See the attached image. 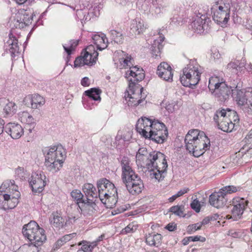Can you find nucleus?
Wrapping results in <instances>:
<instances>
[{
  "label": "nucleus",
  "instance_id": "obj_1",
  "mask_svg": "<svg viewBox=\"0 0 252 252\" xmlns=\"http://www.w3.org/2000/svg\"><path fill=\"white\" fill-rule=\"evenodd\" d=\"M136 162L141 166L146 165L150 170V177L159 181L166 172L167 163L165 156L159 152L153 151L148 155L136 156Z\"/></svg>",
  "mask_w": 252,
  "mask_h": 252
},
{
  "label": "nucleus",
  "instance_id": "obj_2",
  "mask_svg": "<svg viewBox=\"0 0 252 252\" xmlns=\"http://www.w3.org/2000/svg\"><path fill=\"white\" fill-rule=\"evenodd\" d=\"M114 61L117 68L120 69L129 68L126 74L125 77L129 82V87H133L136 83L142 81L145 77V73L142 68L133 66V59L126 53L119 50L114 54Z\"/></svg>",
  "mask_w": 252,
  "mask_h": 252
},
{
  "label": "nucleus",
  "instance_id": "obj_3",
  "mask_svg": "<svg viewBox=\"0 0 252 252\" xmlns=\"http://www.w3.org/2000/svg\"><path fill=\"white\" fill-rule=\"evenodd\" d=\"M22 233L24 237L31 242L30 243L23 246V249L27 251H31L32 248H35L38 251V248L42 245L46 240L45 230L40 227L35 221H31L24 225Z\"/></svg>",
  "mask_w": 252,
  "mask_h": 252
},
{
  "label": "nucleus",
  "instance_id": "obj_4",
  "mask_svg": "<svg viewBox=\"0 0 252 252\" xmlns=\"http://www.w3.org/2000/svg\"><path fill=\"white\" fill-rule=\"evenodd\" d=\"M45 157L44 165L53 173L58 171L63 166L66 158L65 150L62 145L46 147L43 150Z\"/></svg>",
  "mask_w": 252,
  "mask_h": 252
},
{
  "label": "nucleus",
  "instance_id": "obj_5",
  "mask_svg": "<svg viewBox=\"0 0 252 252\" xmlns=\"http://www.w3.org/2000/svg\"><path fill=\"white\" fill-rule=\"evenodd\" d=\"M193 62H190L183 69V74L180 77V81L184 86L192 88L198 83L200 79L201 72L199 70V66L194 65Z\"/></svg>",
  "mask_w": 252,
  "mask_h": 252
},
{
  "label": "nucleus",
  "instance_id": "obj_6",
  "mask_svg": "<svg viewBox=\"0 0 252 252\" xmlns=\"http://www.w3.org/2000/svg\"><path fill=\"white\" fill-rule=\"evenodd\" d=\"M230 8L229 4L224 3L220 5L216 4L212 8V11L213 12V18L214 20L222 27L226 26L229 19Z\"/></svg>",
  "mask_w": 252,
  "mask_h": 252
},
{
  "label": "nucleus",
  "instance_id": "obj_7",
  "mask_svg": "<svg viewBox=\"0 0 252 252\" xmlns=\"http://www.w3.org/2000/svg\"><path fill=\"white\" fill-rule=\"evenodd\" d=\"M185 143L187 150L195 157H199L203 155L204 151L208 150L210 147V144H209L206 140L199 138L190 141L185 139Z\"/></svg>",
  "mask_w": 252,
  "mask_h": 252
},
{
  "label": "nucleus",
  "instance_id": "obj_8",
  "mask_svg": "<svg viewBox=\"0 0 252 252\" xmlns=\"http://www.w3.org/2000/svg\"><path fill=\"white\" fill-rule=\"evenodd\" d=\"M154 127L148 134L147 138H149L157 143H163L168 135V131L165 125L163 123L158 122L154 123Z\"/></svg>",
  "mask_w": 252,
  "mask_h": 252
},
{
  "label": "nucleus",
  "instance_id": "obj_9",
  "mask_svg": "<svg viewBox=\"0 0 252 252\" xmlns=\"http://www.w3.org/2000/svg\"><path fill=\"white\" fill-rule=\"evenodd\" d=\"M46 176L41 171L32 173L29 182L32 191L34 193L41 192L46 184Z\"/></svg>",
  "mask_w": 252,
  "mask_h": 252
},
{
  "label": "nucleus",
  "instance_id": "obj_10",
  "mask_svg": "<svg viewBox=\"0 0 252 252\" xmlns=\"http://www.w3.org/2000/svg\"><path fill=\"white\" fill-rule=\"evenodd\" d=\"M32 14L26 10H21L16 14L13 20L14 26L16 29H23L32 22Z\"/></svg>",
  "mask_w": 252,
  "mask_h": 252
},
{
  "label": "nucleus",
  "instance_id": "obj_11",
  "mask_svg": "<svg viewBox=\"0 0 252 252\" xmlns=\"http://www.w3.org/2000/svg\"><path fill=\"white\" fill-rule=\"evenodd\" d=\"M158 120L150 119L146 117H142L137 121L136 129L143 137L147 138L148 134L154 127V123Z\"/></svg>",
  "mask_w": 252,
  "mask_h": 252
},
{
  "label": "nucleus",
  "instance_id": "obj_12",
  "mask_svg": "<svg viewBox=\"0 0 252 252\" xmlns=\"http://www.w3.org/2000/svg\"><path fill=\"white\" fill-rule=\"evenodd\" d=\"M248 203V201L243 198L238 197L233 199L232 201L233 207L231 210L233 220H237L241 218Z\"/></svg>",
  "mask_w": 252,
  "mask_h": 252
},
{
  "label": "nucleus",
  "instance_id": "obj_13",
  "mask_svg": "<svg viewBox=\"0 0 252 252\" xmlns=\"http://www.w3.org/2000/svg\"><path fill=\"white\" fill-rule=\"evenodd\" d=\"M232 87H229L225 82L221 83L220 85L212 93L218 101L224 102L227 100L231 94H232Z\"/></svg>",
  "mask_w": 252,
  "mask_h": 252
},
{
  "label": "nucleus",
  "instance_id": "obj_14",
  "mask_svg": "<svg viewBox=\"0 0 252 252\" xmlns=\"http://www.w3.org/2000/svg\"><path fill=\"white\" fill-rule=\"evenodd\" d=\"M228 119L232 122L237 123L239 121L238 116L236 111L229 108L222 109L217 110L214 116V120L215 122H218L219 119Z\"/></svg>",
  "mask_w": 252,
  "mask_h": 252
},
{
  "label": "nucleus",
  "instance_id": "obj_15",
  "mask_svg": "<svg viewBox=\"0 0 252 252\" xmlns=\"http://www.w3.org/2000/svg\"><path fill=\"white\" fill-rule=\"evenodd\" d=\"M17 105L12 101L4 98H0V112H2L4 117H12L16 114Z\"/></svg>",
  "mask_w": 252,
  "mask_h": 252
},
{
  "label": "nucleus",
  "instance_id": "obj_16",
  "mask_svg": "<svg viewBox=\"0 0 252 252\" xmlns=\"http://www.w3.org/2000/svg\"><path fill=\"white\" fill-rule=\"evenodd\" d=\"M5 50L7 53H10L12 58H14L20 54L18 41L12 32L9 34V39L5 43Z\"/></svg>",
  "mask_w": 252,
  "mask_h": 252
},
{
  "label": "nucleus",
  "instance_id": "obj_17",
  "mask_svg": "<svg viewBox=\"0 0 252 252\" xmlns=\"http://www.w3.org/2000/svg\"><path fill=\"white\" fill-rule=\"evenodd\" d=\"M97 207L93 199L85 200L77 205V209L84 216H92L96 212Z\"/></svg>",
  "mask_w": 252,
  "mask_h": 252
},
{
  "label": "nucleus",
  "instance_id": "obj_18",
  "mask_svg": "<svg viewBox=\"0 0 252 252\" xmlns=\"http://www.w3.org/2000/svg\"><path fill=\"white\" fill-rule=\"evenodd\" d=\"M157 74L163 80L172 82L173 81V70L172 67L166 63L162 62L158 66Z\"/></svg>",
  "mask_w": 252,
  "mask_h": 252
},
{
  "label": "nucleus",
  "instance_id": "obj_19",
  "mask_svg": "<svg viewBox=\"0 0 252 252\" xmlns=\"http://www.w3.org/2000/svg\"><path fill=\"white\" fill-rule=\"evenodd\" d=\"M225 196L224 193L220 189L219 192H215L210 195L209 202L212 206L215 208H222L227 201Z\"/></svg>",
  "mask_w": 252,
  "mask_h": 252
},
{
  "label": "nucleus",
  "instance_id": "obj_20",
  "mask_svg": "<svg viewBox=\"0 0 252 252\" xmlns=\"http://www.w3.org/2000/svg\"><path fill=\"white\" fill-rule=\"evenodd\" d=\"M208 21L209 19L207 18L205 15H201L200 16L197 15L192 23V27L195 32L198 33H202L207 29Z\"/></svg>",
  "mask_w": 252,
  "mask_h": 252
},
{
  "label": "nucleus",
  "instance_id": "obj_21",
  "mask_svg": "<svg viewBox=\"0 0 252 252\" xmlns=\"http://www.w3.org/2000/svg\"><path fill=\"white\" fill-rule=\"evenodd\" d=\"M5 131L13 139H19L24 133V129L18 124L9 123L4 127Z\"/></svg>",
  "mask_w": 252,
  "mask_h": 252
},
{
  "label": "nucleus",
  "instance_id": "obj_22",
  "mask_svg": "<svg viewBox=\"0 0 252 252\" xmlns=\"http://www.w3.org/2000/svg\"><path fill=\"white\" fill-rule=\"evenodd\" d=\"M125 185L128 192L132 195L139 194L142 192L144 188L143 181L140 177L133 179L130 183Z\"/></svg>",
  "mask_w": 252,
  "mask_h": 252
},
{
  "label": "nucleus",
  "instance_id": "obj_23",
  "mask_svg": "<svg viewBox=\"0 0 252 252\" xmlns=\"http://www.w3.org/2000/svg\"><path fill=\"white\" fill-rule=\"evenodd\" d=\"M237 88V86L235 87L236 89L232 91L233 97L239 105L243 106L246 104H248V99L246 96L247 95V90H239Z\"/></svg>",
  "mask_w": 252,
  "mask_h": 252
},
{
  "label": "nucleus",
  "instance_id": "obj_24",
  "mask_svg": "<svg viewBox=\"0 0 252 252\" xmlns=\"http://www.w3.org/2000/svg\"><path fill=\"white\" fill-rule=\"evenodd\" d=\"M204 139L208 142L209 144V139L205 135L204 132L200 131L198 129H191L189 130L186 134L185 139L188 141L196 140L197 139Z\"/></svg>",
  "mask_w": 252,
  "mask_h": 252
},
{
  "label": "nucleus",
  "instance_id": "obj_25",
  "mask_svg": "<svg viewBox=\"0 0 252 252\" xmlns=\"http://www.w3.org/2000/svg\"><path fill=\"white\" fill-rule=\"evenodd\" d=\"M70 208L72 210L71 212L68 210V219L66 220V223L73 224L81 216V213L79 209H77L76 204H72Z\"/></svg>",
  "mask_w": 252,
  "mask_h": 252
},
{
  "label": "nucleus",
  "instance_id": "obj_26",
  "mask_svg": "<svg viewBox=\"0 0 252 252\" xmlns=\"http://www.w3.org/2000/svg\"><path fill=\"white\" fill-rule=\"evenodd\" d=\"M92 39L97 50L102 51L108 46V40L105 35L101 36L98 34H94L92 36Z\"/></svg>",
  "mask_w": 252,
  "mask_h": 252
},
{
  "label": "nucleus",
  "instance_id": "obj_27",
  "mask_svg": "<svg viewBox=\"0 0 252 252\" xmlns=\"http://www.w3.org/2000/svg\"><path fill=\"white\" fill-rule=\"evenodd\" d=\"M83 190L84 192L86 197L88 200L97 198L98 196V192L96 191L95 188L92 184H85L83 188Z\"/></svg>",
  "mask_w": 252,
  "mask_h": 252
},
{
  "label": "nucleus",
  "instance_id": "obj_28",
  "mask_svg": "<svg viewBox=\"0 0 252 252\" xmlns=\"http://www.w3.org/2000/svg\"><path fill=\"white\" fill-rule=\"evenodd\" d=\"M162 236L160 234H149L146 236V242L150 246L158 247L161 244Z\"/></svg>",
  "mask_w": 252,
  "mask_h": 252
},
{
  "label": "nucleus",
  "instance_id": "obj_29",
  "mask_svg": "<svg viewBox=\"0 0 252 252\" xmlns=\"http://www.w3.org/2000/svg\"><path fill=\"white\" fill-rule=\"evenodd\" d=\"M14 194V196H11L6 193L3 194V197L5 198L6 200H7L8 206H7L6 207L9 208V209L14 208L19 203L18 199L20 196V192L16 190Z\"/></svg>",
  "mask_w": 252,
  "mask_h": 252
},
{
  "label": "nucleus",
  "instance_id": "obj_30",
  "mask_svg": "<svg viewBox=\"0 0 252 252\" xmlns=\"http://www.w3.org/2000/svg\"><path fill=\"white\" fill-rule=\"evenodd\" d=\"M146 28V25H144V21L139 18L133 20L131 25V30L135 34L142 33Z\"/></svg>",
  "mask_w": 252,
  "mask_h": 252
},
{
  "label": "nucleus",
  "instance_id": "obj_31",
  "mask_svg": "<svg viewBox=\"0 0 252 252\" xmlns=\"http://www.w3.org/2000/svg\"><path fill=\"white\" fill-rule=\"evenodd\" d=\"M216 123L217 124L219 128L225 132H231L234 127L235 123L229 121L228 119L221 118L219 119L218 122Z\"/></svg>",
  "mask_w": 252,
  "mask_h": 252
},
{
  "label": "nucleus",
  "instance_id": "obj_32",
  "mask_svg": "<svg viewBox=\"0 0 252 252\" xmlns=\"http://www.w3.org/2000/svg\"><path fill=\"white\" fill-rule=\"evenodd\" d=\"M164 37L162 36H159L158 39L154 40L152 46L151 47L152 54L155 58H157L160 56L161 50L163 48L162 42L164 40Z\"/></svg>",
  "mask_w": 252,
  "mask_h": 252
},
{
  "label": "nucleus",
  "instance_id": "obj_33",
  "mask_svg": "<svg viewBox=\"0 0 252 252\" xmlns=\"http://www.w3.org/2000/svg\"><path fill=\"white\" fill-rule=\"evenodd\" d=\"M107 184H107L106 189L104 191V193L103 192L100 193V196H101V198L103 197L104 198L107 199L111 197H115V195H117V190L116 188L114 185L109 180Z\"/></svg>",
  "mask_w": 252,
  "mask_h": 252
},
{
  "label": "nucleus",
  "instance_id": "obj_34",
  "mask_svg": "<svg viewBox=\"0 0 252 252\" xmlns=\"http://www.w3.org/2000/svg\"><path fill=\"white\" fill-rule=\"evenodd\" d=\"M143 88H141L139 90H138V93L136 94L133 92L132 94H128V99L127 100V104L130 106H136L139 104L145 97L141 98V97L139 98V92L140 94L142 93Z\"/></svg>",
  "mask_w": 252,
  "mask_h": 252
},
{
  "label": "nucleus",
  "instance_id": "obj_35",
  "mask_svg": "<svg viewBox=\"0 0 252 252\" xmlns=\"http://www.w3.org/2000/svg\"><path fill=\"white\" fill-rule=\"evenodd\" d=\"M101 91L98 88H93L90 90L86 91L84 93L85 94L88 96L90 100H94L95 101L101 100L100 94Z\"/></svg>",
  "mask_w": 252,
  "mask_h": 252
},
{
  "label": "nucleus",
  "instance_id": "obj_36",
  "mask_svg": "<svg viewBox=\"0 0 252 252\" xmlns=\"http://www.w3.org/2000/svg\"><path fill=\"white\" fill-rule=\"evenodd\" d=\"M140 176L135 173L133 169L126 171L124 173H122L121 178L123 183L125 185L130 183L133 179H137Z\"/></svg>",
  "mask_w": 252,
  "mask_h": 252
},
{
  "label": "nucleus",
  "instance_id": "obj_37",
  "mask_svg": "<svg viewBox=\"0 0 252 252\" xmlns=\"http://www.w3.org/2000/svg\"><path fill=\"white\" fill-rule=\"evenodd\" d=\"M83 54L85 55H88L89 60L93 64L96 62L98 56V53L95 50L94 46L93 45L87 46Z\"/></svg>",
  "mask_w": 252,
  "mask_h": 252
},
{
  "label": "nucleus",
  "instance_id": "obj_38",
  "mask_svg": "<svg viewBox=\"0 0 252 252\" xmlns=\"http://www.w3.org/2000/svg\"><path fill=\"white\" fill-rule=\"evenodd\" d=\"M83 54V53L82 52L81 53V56L76 58L74 61V66L75 67L82 66L84 65H92L93 64L91 60L87 59V58H88V55H85L83 54Z\"/></svg>",
  "mask_w": 252,
  "mask_h": 252
},
{
  "label": "nucleus",
  "instance_id": "obj_39",
  "mask_svg": "<svg viewBox=\"0 0 252 252\" xmlns=\"http://www.w3.org/2000/svg\"><path fill=\"white\" fill-rule=\"evenodd\" d=\"M108 183V180L106 178H102L97 181L96 185L98 189V197L102 202L105 203V202H103L104 198L100 196V193L103 192L106 189V187L107 183Z\"/></svg>",
  "mask_w": 252,
  "mask_h": 252
},
{
  "label": "nucleus",
  "instance_id": "obj_40",
  "mask_svg": "<svg viewBox=\"0 0 252 252\" xmlns=\"http://www.w3.org/2000/svg\"><path fill=\"white\" fill-rule=\"evenodd\" d=\"M224 82H225L222 81V79L220 80L219 77L217 76H212L209 79L208 88L210 91L212 93L220 85L221 83Z\"/></svg>",
  "mask_w": 252,
  "mask_h": 252
},
{
  "label": "nucleus",
  "instance_id": "obj_41",
  "mask_svg": "<svg viewBox=\"0 0 252 252\" xmlns=\"http://www.w3.org/2000/svg\"><path fill=\"white\" fill-rule=\"evenodd\" d=\"M53 218L50 220L51 224L56 227H62L63 226V219L58 213L52 214Z\"/></svg>",
  "mask_w": 252,
  "mask_h": 252
},
{
  "label": "nucleus",
  "instance_id": "obj_42",
  "mask_svg": "<svg viewBox=\"0 0 252 252\" xmlns=\"http://www.w3.org/2000/svg\"><path fill=\"white\" fill-rule=\"evenodd\" d=\"M78 246H81L80 249L84 252H93V250L96 247V244L95 243L83 240L78 243Z\"/></svg>",
  "mask_w": 252,
  "mask_h": 252
},
{
  "label": "nucleus",
  "instance_id": "obj_43",
  "mask_svg": "<svg viewBox=\"0 0 252 252\" xmlns=\"http://www.w3.org/2000/svg\"><path fill=\"white\" fill-rule=\"evenodd\" d=\"M221 191L224 193L226 195V194H231L236 192L242 191L244 189L241 186H227L220 189Z\"/></svg>",
  "mask_w": 252,
  "mask_h": 252
},
{
  "label": "nucleus",
  "instance_id": "obj_44",
  "mask_svg": "<svg viewBox=\"0 0 252 252\" xmlns=\"http://www.w3.org/2000/svg\"><path fill=\"white\" fill-rule=\"evenodd\" d=\"M32 109H37L45 103L44 98L39 94H34L32 95Z\"/></svg>",
  "mask_w": 252,
  "mask_h": 252
},
{
  "label": "nucleus",
  "instance_id": "obj_45",
  "mask_svg": "<svg viewBox=\"0 0 252 252\" xmlns=\"http://www.w3.org/2000/svg\"><path fill=\"white\" fill-rule=\"evenodd\" d=\"M120 164L122 167V173H124L133 169L130 165V160L127 157L122 158L120 161Z\"/></svg>",
  "mask_w": 252,
  "mask_h": 252
},
{
  "label": "nucleus",
  "instance_id": "obj_46",
  "mask_svg": "<svg viewBox=\"0 0 252 252\" xmlns=\"http://www.w3.org/2000/svg\"><path fill=\"white\" fill-rule=\"evenodd\" d=\"M12 188V189L15 191L17 190L18 187L14 185V181H6L3 182L0 187V194H2V192L4 191L5 189Z\"/></svg>",
  "mask_w": 252,
  "mask_h": 252
},
{
  "label": "nucleus",
  "instance_id": "obj_47",
  "mask_svg": "<svg viewBox=\"0 0 252 252\" xmlns=\"http://www.w3.org/2000/svg\"><path fill=\"white\" fill-rule=\"evenodd\" d=\"M111 35L114 42L118 44H121L123 42L124 36L121 32L115 30H112L111 31Z\"/></svg>",
  "mask_w": 252,
  "mask_h": 252
},
{
  "label": "nucleus",
  "instance_id": "obj_48",
  "mask_svg": "<svg viewBox=\"0 0 252 252\" xmlns=\"http://www.w3.org/2000/svg\"><path fill=\"white\" fill-rule=\"evenodd\" d=\"M71 196L74 200L77 201V203L75 204L77 205H79L80 202H83L85 200L83 198L84 196L81 191L78 189L73 190L71 192Z\"/></svg>",
  "mask_w": 252,
  "mask_h": 252
},
{
  "label": "nucleus",
  "instance_id": "obj_49",
  "mask_svg": "<svg viewBox=\"0 0 252 252\" xmlns=\"http://www.w3.org/2000/svg\"><path fill=\"white\" fill-rule=\"evenodd\" d=\"M185 207L183 205H176L171 207L170 211L179 217H184Z\"/></svg>",
  "mask_w": 252,
  "mask_h": 252
},
{
  "label": "nucleus",
  "instance_id": "obj_50",
  "mask_svg": "<svg viewBox=\"0 0 252 252\" xmlns=\"http://www.w3.org/2000/svg\"><path fill=\"white\" fill-rule=\"evenodd\" d=\"M78 40H71L70 41V44L68 47H66L65 46L63 45V47L67 54L69 55H70L72 51L74 50L76 47L78 45Z\"/></svg>",
  "mask_w": 252,
  "mask_h": 252
},
{
  "label": "nucleus",
  "instance_id": "obj_51",
  "mask_svg": "<svg viewBox=\"0 0 252 252\" xmlns=\"http://www.w3.org/2000/svg\"><path fill=\"white\" fill-rule=\"evenodd\" d=\"M201 227V224L200 222H197L188 226L187 231L189 234H191L195 231L199 230Z\"/></svg>",
  "mask_w": 252,
  "mask_h": 252
},
{
  "label": "nucleus",
  "instance_id": "obj_52",
  "mask_svg": "<svg viewBox=\"0 0 252 252\" xmlns=\"http://www.w3.org/2000/svg\"><path fill=\"white\" fill-rule=\"evenodd\" d=\"M191 208L196 212L199 213L200 211L201 206L200 202L197 199H194L190 204Z\"/></svg>",
  "mask_w": 252,
  "mask_h": 252
},
{
  "label": "nucleus",
  "instance_id": "obj_53",
  "mask_svg": "<svg viewBox=\"0 0 252 252\" xmlns=\"http://www.w3.org/2000/svg\"><path fill=\"white\" fill-rule=\"evenodd\" d=\"M32 95L29 94L24 98L23 103L28 107L32 108Z\"/></svg>",
  "mask_w": 252,
  "mask_h": 252
},
{
  "label": "nucleus",
  "instance_id": "obj_54",
  "mask_svg": "<svg viewBox=\"0 0 252 252\" xmlns=\"http://www.w3.org/2000/svg\"><path fill=\"white\" fill-rule=\"evenodd\" d=\"M7 202V200H6L3 197V194H0V209L4 210L9 209V208L6 207L7 206H8Z\"/></svg>",
  "mask_w": 252,
  "mask_h": 252
},
{
  "label": "nucleus",
  "instance_id": "obj_55",
  "mask_svg": "<svg viewBox=\"0 0 252 252\" xmlns=\"http://www.w3.org/2000/svg\"><path fill=\"white\" fill-rule=\"evenodd\" d=\"M246 96L248 97V107L252 112V88H249L247 90V95Z\"/></svg>",
  "mask_w": 252,
  "mask_h": 252
},
{
  "label": "nucleus",
  "instance_id": "obj_56",
  "mask_svg": "<svg viewBox=\"0 0 252 252\" xmlns=\"http://www.w3.org/2000/svg\"><path fill=\"white\" fill-rule=\"evenodd\" d=\"M24 123L26 124L27 126H32V128H34L35 126V120L32 116L30 114L29 117L27 118Z\"/></svg>",
  "mask_w": 252,
  "mask_h": 252
},
{
  "label": "nucleus",
  "instance_id": "obj_57",
  "mask_svg": "<svg viewBox=\"0 0 252 252\" xmlns=\"http://www.w3.org/2000/svg\"><path fill=\"white\" fill-rule=\"evenodd\" d=\"M30 114L27 111L20 112L18 114L19 120L23 123L26 121L27 118L29 117Z\"/></svg>",
  "mask_w": 252,
  "mask_h": 252
},
{
  "label": "nucleus",
  "instance_id": "obj_58",
  "mask_svg": "<svg viewBox=\"0 0 252 252\" xmlns=\"http://www.w3.org/2000/svg\"><path fill=\"white\" fill-rule=\"evenodd\" d=\"M228 235L235 238H240L242 236V233L240 231L234 230H229L228 232Z\"/></svg>",
  "mask_w": 252,
  "mask_h": 252
},
{
  "label": "nucleus",
  "instance_id": "obj_59",
  "mask_svg": "<svg viewBox=\"0 0 252 252\" xmlns=\"http://www.w3.org/2000/svg\"><path fill=\"white\" fill-rule=\"evenodd\" d=\"M65 242H64L63 238L61 237L59 239H58L56 242L54 244L53 249L54 250H56L59 249L61 247H62L63 245H64Z\"/></svg>",
  "mask_w": 252,
  "mask_h": 252
},
{
  "label": "nucleus",
  "instance_id": "obj_60",
  "mask_svg": "<svg viewBox=\"0 0 252 252\" xmlns=\"http://www.w3.org/2000/svg\"><path fill=\"white\" fill-rule=\"evenodd\" d=\"M136 228H134V225L132 224H129L122 230V233L127 234L128 233L133 232Z\"/></svg>",
  "mask_w": 252,
  "mask_h": 252
},
{
  "label": "nucleus",
  "instance_id": "obj_61",
  "mask_svg": "<svg viewBox=\"0 0 252 252\" xmlns=\"http://www.w3.org/2000/svg\"><path fill=\"white\" fill-rule=\"evenodd\" d=\"M175 102H172L171 103H168L166 104L165 109L169 113H172L175 110Z\"/></svg>",
  "mask_w": 252,
  "mask_h": 252
},
{
  "label": "nucleus",
  "instance_id": "obj_62",
  "mask_svg": "<svg viewBox=\"0 0 252 252\" xmlns=\"http://www.w3.org/2000/svg\"><path fill=\"white\" fill-rule=\"evenodd\" d=\"M76 233H73L71 234L65 235L64 236H63L62 238L64 242L66 243L67 242L70 241L72 238L75 237L76 236Z\"/></svg>",
  "mask_w": 252,
  "mask_h": 252
},
{
  "label": "nucleus",
  "instance_id": "obj_63",
  "mask_svg": "<svg viewBox=\"0 0 252 252\" xmlns=\"http://www.w3.org/2000/svg\"><path fill=\"white\" fill-rule=\"evenodd\" d=\"M153 4L155 7L157 9L156 12L160 13V9L162 8V6L161 4L158 3V0H155L153 1Z\"/></svg>",
  "mask_w": 252,
  "mask_h": 252
},
{
  "label": "nucleus",
  "instance_id": "obj_64",
  "mask_svg": "<svg viewBox=\"0 0 252 252\" xmlns=\"http://www.w3.org/2000/svg\"><path fill=\"white\" fill-rule=\"evenodd\" d=\"M252 141V129H251L245 138V142L247 144H250Z\"/></svg>",
  "mask_w": 252,
  "mask_h": 252
}]
</instances>
